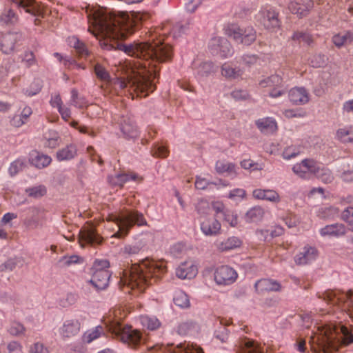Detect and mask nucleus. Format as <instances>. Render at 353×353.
Masks as SVG:
<instances>
[{"instance_id": "a18cd8bd", "label": "nucleus", "mask_w": 353, "mask_h": 353, "mask_svg": "<svg viewBox=\"0 0 353 353\" xmlns=\"http://www.w3.org/2000/svg\"><path fill=\"white\" fill-rule=\"evenodd\" d=\"M353 41V32H347L344 34H339L332 37L334 44L337 47H341L346 43Z\"/></svg>"}, {"instance_id": "4468645a", "label": "nucleus", "mask_w": 353, "mask_h": 353, "mask_svg": "<svg viewBox=\"0 0 353 353\" xmlns=\"http://www.w3.org/2000/svg\"><path fill=\"white\" fill-rule=\"evenodd\" d=\"M119 126L125 139H136L139 133L134 121L130 117L123 115L119 121Z\"/></svg>"}, {"instance_id": "39448f33", "label": "nucleus", "mask_w": 353, "mask_h": 353, "mask_svg": "<svg viewBox=\"0 0 353 353\" xmlns=\"http://www.w3.org/2000/svg\"><path fill=\"white\" fill-rule=\"evenodd\" d=\"M317 296L341 312H346L353 319V289L347 291L327 290L323 292H318Z\"/></svg>"}, {"instance_id": "0e129e2a", "label": "nucleus", "mask_w": 353, "mask_h": 353, "mask_svg": "<svg viewBox=\"0 0 353 353\" xmlns=\"http://www.w3.org/2000/svg\"><path fill=\"white\" fill-rule=\"evenodd\" d=\"M87 343L82 340V337L79 341H77L70 345L71 350L77 353H85L87 350Z\"/></svg>"}, {"instance_id": "864d4df0", "label": "nucleus", "mask_w": 353, "mask_h": 353, "mask_svg": "<svg viewBox=\"0 0 353 353\" xmlns=\"http://www.w3.org/2000/svg\"><path fill=\"white\" fill-rule=\"evenodd\" d=\"M26 191L28 193V196L36 198L44 196L47 192L46 188L43 185L26 189Z\"/></svg>"}, {"instance_id": "49530a36", "label": "nucleus", "mask_w": 353, "mask_h": 353, "mask_svg": "<svg viewBox=\"0 0 353 353\" xmlns=\"http://www.w3.org/2000/svg\"><path fill=\"white\" fill-rule=\"evenodd\" d=\"M174 303L176 305L185 308L190 305V300L188 296L183 291L176 292L174 296Z\"/></svg>"}, {"instance_id": "09e8293b", "label": "nucleus", "mask_w": 353, "mask_h": 353, "mask_svg": "<svg viewBox=\"0 0 353 353\" xmlns=\"http://www.w3.org/2000/svg\"><path fill=\"white\" fill-rule=\"evenodd\" d=\"M292 39L293 41H297L299 43L303 42L308 46H311L313 43V38L311 34L307 32H294L292 36Z\"/></svg>"}, {"instance_id": "7ed1b4c3", "label": "nucleus", "mask_w": 353, "mask_h": 353, "mask_svg": "<svg viewBox=\"0 0 353 353\" xmlns=\"http://www.w3.org/2000/svg\"><path fill=\"white\" fill-rule=\"evenodd\" d=\"M310 343L316 344L323 349L326 347L336 348L337 346H347L353 343L352 330L341 324V322L332 326H319L311 336Z\"/></svg>"}, {"instance_id": "37998d69", "label": "nucleus", "mask_w": 353, "mask_h": 353, "mask_svg": "<svg viewBox=\"0 0 353 353\" xmlns=\"http://www.w3.org/2000/svg\"><path fill=\"white\" fill-rule=\"evenodd\" d=\"M254 199H279V194L274 190L256 189L253 191Z\"/></svg>"}, {"instance_id": "6ab92c4d", "label": "nucleus", "mask_w": 353, "mask_h": 353, "mask_svg": "<svg viewBox=\"0 0 353 353\" xmlns=\"http://www.w3.org/2000/svg\"><path fill=\"white\" fill-rule=\"evenodd\" d=\"M198 272L196 265L192 261L182 263L176 269V276L181 279H191L196 276Z\"/></svg>"}, {"instance_id": "6e6552de", "label": "nucleus", "mask_w": 353, "mask_h": 353, "mask_svg": "<svg viewBox=\"0 0 353 353\" xmlns=\"http://www.w3.org/2000/svg\"><path fill=\"white\" fill-rule=\"evenodd\" d=\"M148 353H204L202 348L196 344L191 343L190 342H185L180 343L175 347L172 350L168 349V347L163 345L156 344L152 346H148Z\"/></svg>"}, {"instance_id": "f704fd0d", "label": "nucleus", "mask_w": 353, "mask_h": 353, "mask_svg": "<svg viewBox=\"0 0 353 353\" xmlns=\"http://www.w3.org/2000/svg\"><path fill=\"white\" fill-rule=\"evenodd\" d=\"M257 128L263 133L273 132L276 130V123L270 118H264L256 121Z\"/></svg>"}, {"instance_id": "c756f323", "label": "nucleus", "mask_w": 353, "mask_h": 353, "mask_svg": "<svg viewBox=\"0 0 353 353\" xmlns=\"http://www.w3.org/2000/svg\"><path fill=\"white\" fill-rule=\"evenodd\" d=\"M243 70L239 67H233L228 63L221 66V74L229 80H234L242 77Z\"/></svg>"}, {"instance_id": "423d86ee", "label": "nucleus", "mask_w": 353, "mask_h": 353, "mask_svg": "<svg viewBox=\"0 0 353 353\" xmlns=\"http://www.w3.org/2000/svg\"><path fill=\"white\" fill-rule=\"evenodd\" d=\"M109 217V220L115 223L118 227V231L112 236L115 238L126 236L134 225L143 226L147 224L143 214L137 210H126Z\"/></svg>"}, {"instance_id": "bf43d9fd", "label": "nucleus", "mask_w": 353, "mask_h": 353, "mask_svg": "<svg viewBox=\"0 0 353 353\" xmlns=\"http://www.w3.org/2000/svg\"><path fill=\"white\" fill-rule=\"evenodd\" d=\"M151 152L154 157L165 158L169 152L165 146L157 143L152 148Z\"/></svg>"}, {"instance_id": "603ef678", "label": "nucleus", "mask_w": 353, "mask_h": 353, "mask_svg": "<svg viewBox=\"0 0 353 353\" xmlns=\"http://www.w3.org/2000/svg\"><path fill=\"white\" fill-rule=\"evenodd\" d=\"M21 260L19 258H10L5 261L0 266V270L11 272L14 270L21 263Z\"/></svg>"}, {"instance_id": "3c124183", "label": "nucleus", "mask_w": 353, "mask_h": 353, "mask_svg": "<svg viewBox=\"0 0 353 353\" xmlns=\"http://www.w3.org/2000/svg\"><path fill=\"white\" fill-rule=\"evenodd\" d=\"M256 39V32L252 28L244 29L243 34L239 43L249 46Z\"/></svg>"}, {"instance_id": "2f4dec72", "label": "nucleus", "mask_w": 353, "mask_h": 353, "mask_svg": "<svg viewBox=\"0 0 353 353\" xmlns=\"http://www.w3.org/2000/svg\"><path fill=\"white\" fill-rule=\"evenodd\" d=\"M104 335V328L101 325H98L85 331L82 335V340L90 344Z\"/></svg>"}, {"instance_id": "9d476101", "label": "nucleus", "mask_w": 353, "mask_h": 353, "mask_svg": "<svg viewBox=\"0 0 353 353\" xmlns=\"http://www.w3.org/2000/svg\"><path fill=\"white\" fill-rule=\"evenodd\" d=\"M262 88L272 87L270 96L273 98L279 97L285 93L287 88L285 87L283 79L278 74H274L261 80L259 83Z\"/></svg>"}, {"instance_id": "4be33fe9", "label": "nucleus", "mask_w": 353, "mask_h": 353, "mask_svg": "<svg viewBox=\"0 0 353 353\" xmlns=\"http://www.w3.org/2000/svg\"><path fill=\"white\" fill-rule=\"evenodd\" d=\"M289 99L294 105H303L310 101V94L303 87H295L289 91Z\"/></svg>"}, {"instance_id": "f3484780", "label": "nucleus", "mask_w": 353, "mask_h": 353, "mask_svg": "<svg viewBox=\"0 0 353 353\" xmlns=\"http://www.w3.org/2000/svg\"><path fill=\"white\" fill-rule=\"evenodd\" d=\"M235 346L236 353H263V347L261 344L248 338L239 340Z\"/></svg>"}, {"instance_id": "680f3d73", "label": "nucleus", "mask_w": 353, "mask_h": 353, "mask_svg": "<svg viewBox=\"0 0 353 353\" xmlns=\"http://www.w3.org/2000/svg\"><path fill=\"white\" fill-rule=\"evenodd\" d=\"M42 88V84L40 80H35L31 84L30 89H27L25 91V94L27 96L32 97L39 93Z\"/></svg>"}, {"instance_id": "473e14b6", "label": "nucleus", "mask_w": 353, "mask_h": 353, "mask_svg": "<svg viewBox=\"0 0 353 353\" xmlns=\"http://www.w3.org/2000/svg\"><path fill=\"white\" fill-rule=\"evenodd\" d=\"M32 114V110L30 107H25L20 114L14 115L10 121V123L15 128H19L23 124L26 123L28 121L30 116Z\"/></svg>"}, {"instance_id": "393cba45", "label": "nucleus", "mask_w": 353, "mask_h": 353, "mask_svg": "<svg viewBox=\"0 0 353 353\" xmlns=\"http://www.w3.org/2000/svg\"><path fill=\"white\" fill-rule=\"evenodd\" d=\"M242 245L241 239L236 236H230L223 241H216L215 246L219 252H228L239 248Z\"/></svg>"}, {"instance_id": "a19ab883", "label": "nucleus", "mask_w": 353, "mask_h": 353, "mask_svg": "<svg viewBox=\"0 0 353 353\" xmlns=\"http://www.w3.org/2000/svg\"><path fill=\"white\" fill-rule=\"evenodd\" d=\"M140 323L143 327L150 330H156L161 325V323L157 317L146 315L140 316Z\"/></svg>"}, {"instance_id": "9b49d317", "label": "nucleus", "mask_w": 353, "mask_h": 353, "mask_svg": "<svg viewBox=\"0 0 353 353\" xmlns=\"http://www.w3.org/2000/svg\"><path fill=\"white\" fill-rule=\"evenodd\" d=\"M319 255V250L315 246L305 245L295 255L294 260L296 265H305L315 261Z\"/></svg>"}, {"instance_id": "a878e982", "label": "nucleus", "mask_w": 353, "mask_h": 353, "mask_svg": "<svg viewBox=\"0 0 353 353\" xmlns=\"http://www.w3.org/2000/svg\"><path fill=\"white\" fill-rule=\"evenodd\" d=\"M279 14L274 10H267L262 12V23L265 28L271 29L278 28L280 21L278 18Z\"/></svg>"}, {"instance_id": "338daca9", "label": "nucleus", "mask_w": 353, "mask_h": 353, "mask_svg": "<svg viewBox=\"0 0 353 353\" xmlns=\"http://www.w3.org/2000/svg\"><path fill=\"white\" fill-rule=\"evenodd\" d=\"M29 353H49V351L42 343L36 342L30 345Z\"/></svg>"}, {"instance_id": "5701e85b", "label": "nucleus", "mask_w": 353, "mask_h": 353, "mask_svg": "<svg viewBox=\"0 0 353 353\" xmlns=\"http://www.w3.org/2000/svg\"><path fill=\"white\" fill-rule=\"evenodd\" d=\"M312 169H314V160L311 159H305L292 168L293 172L303 179L310 178V174H312Z\"/></svg>"}, {"instance_id": "69168bd1", "label": "nucleus", "mask_w": 353, "mask_h": 353, "mask_svg": "<svg viewBox=\"0 0 353 353\" xmlns=\"http://www.w3.org/2000/svg\"><path fill=\"white\" fill-rule=\"evenodd\" d=\"M300 152L299 148L295 146H290L286 148L283 152V157L285 159H290L293 157H295Z\"/></svg>"}, {"instance_id": "b1692460", "label": "nucleus", "mask_w": 353, "mask_h": 353, "mask_svg": "<svg viewBox=\"0 0 353 353\" xmlns=\"http://www.w3.org/2000/svg\"><path fill=\"white\" fill-rule=\"evenodd\" d=\"M347 232V228L343 223L327 225L319 230L321 236L340 237Z\"/></svg>"}, {"instance_id": "c85d7f7f", "label": "nucleus", "mask_w": 353, "mask_h": 353, "mask_svg": "<svg viewBox=\"0 0 353 353\" xmlns=\"http://www.w3.org/2000/svg\"><path fill=\"white\" fill-rule=\"evenodd\" d=\"M215 170L219 174L226 173L227 176L232 178L237 176L236 167L233 163L225 161H218L215 165Z\"/></svg>"}, {"instance_id": "aec40b11", "label": "nucleus", "mask_w": 353, "mask_h": 353, "mask_svg": "<svg viewBox=\"0 0 353 353\" xmlns=\"http://www.w3.org/2000/svg\"><path fill=\"white\" fill-rule=\"evenodd\" d=\"M212 209L218 215L219 213L224 216L225 221L232 227H235L238 223V217L236 214L228 210H225L223 203L220 200L214 201L212 203Z\"/></svg>"}, {"instance_id": "6e6d98bb", "label": "nucleus", "mask_w": 353, "mask_h": 353, "mask_svg": "<svg viewBox=\"0 0 353 353\" xmlns=\"http://www.w3.org/2000/svg\"><path fill=\"white\" fill-rule=\"evenodd\" d=\"M70 104L79 108H81L85 105L84 99L79 97L78 91L74 88L71 90Z\"/></svg>"}, {"instance_id": "5fc2aeb1", "label": "nucleus", "mask_w": 353, "mask_h": 353, "mask_svg": "<svg viewBox=\"0 0 353 353\" xmlns=\"http://www.w3.org/2000/svg\"><path fill=\"white\" fill-rule=\"evenodd\" d=\"M8 332L12 336H21L25 334L26 328L23 324L14 321L11 323Z\"/></svg>"}, {"instance_id": "412c9836", "label": "nucleus", "mask_w": 353, "mask_h": 353, "mask_svg": "<svg viewBox=\"0 0 353 353\" xmlns=\"http://www.w3.org/2000/svg\"><path fill=\"white\" fill-rule=\"evenodd\" d=\"M28 161L30 164L37 169L48 167L52 162V158L37 150H32L29 154Z\"/></svg>"}, {"instance_id": "f257e3e1", "label": "nucleus", "mask_w": 353, "mask_h": 353, "mask_svg": "<svg viewBox=\"0 0 353 353\" xmlns=\"http://www.w3.org/2000/svg\"><path fill=\"white\" fill-rule=\"evenodd\" d=\"M86 13L89 23L88 31L99 40L101 48L123 51L143 62L139 63L143 71L121 81L120 87L129 88L132 98L134 93L137 97H145L154 92L156 86L152 80L159 77V65L172 60V46L156 41H138L130 45L119 41L132 34L142 21L149 19V14L142 12L107 13L95 9H87Z\"/></svg>"}, {"instance_id": "bb28decb", "label": "nucleus", "mask_w": 353, "mask_h": 353, "mask_svg": "<svg viewBox=\"0 0 353 353\" xmlns=\"http://www.w3.org/2000/svg\"><path fill=\"white\" fill-rule=\"evenodd\" d=\"M254 287L259 292L265 291H279L281 289V284L273 279H263L256 282Z\"/></svg>"}, {"instance_id": "f03ea898", "label": "nucleus", "mask_w": 353, "mask_h": 353, "mask_svg": "<svg viewBox=\"0 0 353 353\" xmlns=\"http://www.w3.org/2000/svg\"><path fill=\"white\" fill-rule=\"evenodd\" d=\"M165 272L166 265L164 261L145 259L123 269L119 283L128 288V292L130 290L134 291V293H141Z\"/></svg>"}, {"instance_id": "c03bdc74", "label": "nucleus", "mask_w": 353, "mask_h": 353, "mask_svg": "<svg viewBox=\"0 0 353 353\" xmlns=\"http://www.w3.org/2000/svg\"><path fill=\"white\" fill-rule=\"evenodd\" d=\"M216 71V67L211 61L201 63L197 73L201 77H208Z\"/></svg>"}, {"instance_id": "72a5a7b5", "label": "nucleus", "mask_w": 353, "mask_h": 353, "mask_svg": "<svg viewBox=\"0 0 353 353\" xmlns=\"http://www.w3.org/2000/svg\"><path fill=\"white\" fill-rule=\"evenodd\" d=\"M221 185L222 186L228 185V184L222 182L221 180H220L219 183L217 184L216 183L209 182L206 179L200 176H197L195 181V187L198 190H209L214 191V190H218Z\"/></svg>"}, {"instance_id": "e2e57ef3", "label": "nucleus", "mask_w": 353, "mask_h": 353, "mask_svg": "<svg viewBox=\"0 0 353 353\" xmlns=\"http://www.w3.org/2000/svg\"><path fill=\"white\" fill-rule=\"evenodd\" d=\"M94 72L97 77L103 81H108L110 79L108 72L100 64H96L94 65Z\"/></svg>"}, {"instance_id": "774afa93", "label": "nucleus", "mask_w": 353, "mask_h": 353, "mask_svg": "<svg viewBox=\"0 0 353 353\" xmlns=\"http://www.w3.org/2000/svg\"><path fill=\"white\" fill-rule=\"evenodd\" d=\"M8 353H23V346L17 341H13L7 345Z\"/></svg>"}, {"instance_id": "ddd939ff", "label": "nucleus", "mask_w": 353, "mask_h": 353, "mask_svg": "<svg viewBox=\"0 0 353 353\" xmlns=\"http://www.w3.org/2000/svg\"><path fill=\"white\" fill-rule=\"evenodd\" d=\"M200 228L207 236H215L221 233V224L214 217H202L200 220Z\"/></svg>"}, {"instance_id": "1a4fd4ad", "label": "nucleus", "mask_w": 353, "mask_h": 353, "mask_svg": "<svg viewBox=\"0 0 353 353\" xmlns=\"http://www.w3.org/2000/svg\"><path fill=\"white\" fill-rule=\"evenodd\" d=\"M238 278L237 272L229 265H221L214 272V279L218 285L227 286L233 284Z\"/></svg>"}, {"instance_id": "ea45409f", "label": "nucleus", "mask_w": 353, "mask_h": 353, "mask_svg": "<svg viewBox=\"0 0 353 353\" xmlns=\"http://www.w3.org/2000/svg\"><path fill=\"white\" fill-rule=\"evenodd\" d=\"M264 213V210L261 208L254 207L247 212L245 220L248 223L259 221L263 218Z\"/></svg>"}, {"instance_id": "4c0bfd02", "label": "nucleus", "mask_w": 353, "mask_h": 353, "mask_svg": "<svg viewBox=\"0 0 353 353\" xmlns=\"http://www.w3.org/2000/svg\"><path fill=\"white\" fill-rule=\"evenodd\" d=\"M336 138L343 143L353 142V125L339 128L336 133Z\"/></svg>"}, {"instance_id": "8fccbe9b", "label": "nucleus", "mask_w": 353, "mask_h": 353, "mask_svg": "<svg viewBox=\"0 0 353 353\" xmlns=\"http://www.w3.org/2000/svg\"><path fill=\"white\" fill-rule=\"evenodd\" d=\"M244 29L241 28L236 25H231L227 29V34L229 37H232L236 42H240L243 34Z\"/></svg>"}, {"instance_id": "cd10ccee", "label": "nucleus", "mask_w": 353, "mask_h": 353, "mask_svg": "<svg viewBox=\"0 0 353 353\" xmlns=\"http://www.w3.org/2000/svg\"><path fill=\"white\" fill-rule=\"evenodd\" d=\"M313 174L325 183H330L333 181V176L331 171L321 166L320 163L314 161V169H312Z\"/></svg>"}, {"instance_id": "a211bd4d", "label": "nucleus", "mask_w": 353, "mask_h": 353, "mask_svg": "<svg viewBox=\"0 0 353 353\" xmlns=\"http://www.w3.org/2000/svg\"><path fill=\"white\" fill-rule=\"evenodd\" d=\"M81 325L78 319H67L59 328V334L63 339L72 338L80 332Z\"/></svg>"}, {"instance_id": "f8f14e48", "label": "nucleus", "mask_w": 353, "mask_h": 353, "mask_svg": "<svg viewBox=\"0 0 353 353\" xmlns=\"http://www.w3.org/2000/svg\"><path fill=\"white\" fill-rule=\"evenodd\" d=\"M209 48L212 54L221 57H228L231 54V46L227 39L223 37H214L211 39Z\"/></svg>"}, {"instance_id": "052dcab7", "label": "nucleus", "mask_w": 353, "mask_h": 353, "mask_svg": "<svg viewBox=\"0 0 353 353\" xmlns=\"http://www.w3.org/2000/svg\"><path fill=\"white\" fill-rule=\"evenodd\" d=\"M60 261L63 263L66 266H70L72 264H79L83 262V260L81 257L78 255H71V256H63Z\"/></svg>"}, {"instance_id": "e433bc0d", "label": "nucleus", "mask_w": 353, "mask_h": 353, "mask_svg": "<svg viewBox=\"0 0 353 353\" xmlns=\"http://www.w3.org/2000/svg\"><path fill=\"white\" fill-rule=\"evenodd\" d=\"M313 3H307V6H301L299 3L292 1L289 3L288 8L293 14H296L299 17L301 18L307 14L310 9L312 7Z\"/></svg>"}, {"instance_id": "0eeeda50", "label": "nucleus", "mask_w": 353, "mask_h": 353, "mask_svg": "<svg viewBox=\"0 0 353 353\" xmlns=\"http://www.w3.org/2000/svg\"><path fill=\"white\" fill-rule=\"evenodd\" d=\"M110 263L106 259L95 260L92 270L93 273L90 283L97 290L105 289L109 283L110 274L108 270Z\"/></svg>"}, {"instance_id": "58836bf2", "label": "nucleus", "mask_w": 353, "mask_h": 353, "mask_svg": "<svg viewBox=\"0 0 353 353\" xmlns=\"http://www.w3.org/2000/svg\"><path fill=\"white\" fill-rule=\"evenodd\" d=\"M0 21L5 25H14L18 21V16L11 8H5L0 14Z\"/></svg>"}, {"instance_id": "4d7b16f0", "label": "nucleus", "mask_w": 353, "mask_h": 353, "mask_svg": "<svg viewBox=\"0 0 353 353\" xmlns=\"http://www.w3.org/2000/svg\"><path fill=\"white\" fill-rule=\"evenodd\" d=\"M341 218L347 223L350 229L353 231V208L349 207L345 209L342 212Z\"/></svg>"}, {"instance_id": "7c9ffc66", "label": "nucleus", "mask_w": 353, "mask_h": 353, "mask_svg": "<svg viewBox=\"0 0 353 353\" xmlns=\"http://www.w3.org/2000/svg\"><path fill=\"white\" fill-rule=\"evenodd\" d=\"M219 321L221 326L214 332V336L222 343H225L229 337V330L226 327L232 324V320L219 318Z\"/></svg>"}, {"instance_id": "de8ad7c7", "label": "nucleus", "mask_w": 353, "mask_h": 353, "mask_svg": "<svg viewBox=\"0 0 353 353\" xmlns=\"http://www.w3.org/2000/svg\"><path fill=\"white\" fill-rule=\"evenodd\" d=\"M26 167V161L24 159H17L11 163L9 168V173L13 176L22 171Z\"/></svg>"}, {"instance_id": "dca6fc26", "label": "nucleus", "mask_w": 353, "mask_h": 353, "mask_svg": "<svg viewBox=\"0 0 353 353\" xmlns=\"http://www.w3.org/2000/svg\"><path fill=\"white\" fill-rule=\"evenodd\" d=\"M141 180L142 177L139 176L138 174L134 172L128 174L121 172L116 173L114 175H109L108 176V182L111 186H118L120 188L122 187L125 183L130 181L139 182Z\"/></svg>"}, {"instance_id": "20e7f679", "label": "nucleus", "mask_w": 353, "mask_h": 353, "mask_svg": "<svg viewBox=\"0 0 353 353\" xmlns=\"http://www.w3.org/2000/svg\"><path fill=\"white\" fill-rule=\"evenodd\" d=\"M127 314L121 308L118 307L110 311L109 317L105 323L113 334L118 337L122 342L128 346L136 348L138 345L145 342L141 333L138 330L132 329V326L121 324Z\"/></svg>"}, {"instance_id": "13d9d810", "label": "nucleus", "mask_w": 353, "mask_h": 353, "mask_svg": "<svg viewBox=\"0 0 353 353\" xmlns=\"http://www.w3.org/2000/svg\"><path fill=\"white\" fill-rule=\"evenodd\" d=\"M327 60V57L323 54H314L311 59V64L314 68L323 67Z\"/></svg>"}, {"instance_id": "79ce46f5", "label": "nucleus", "mask_w": 353, "mask_h": 353, "mask_svg": "<svg viewBox=\"0 0 353 353\" xmlns=\"http://www.w3.org/2000/svg\"><path fill=\"white\" fill-rule=\"evenodd\" d=\"M70 45L75 49L79 57H86L89 55V52L85 45L80 41L78 38L72 37L70 41Z\"/></svg>"}, {"instance_id": "2eb2a0df", "label": "nucleus", "mask_w": 353, "mask_h": 353, "mask_svg": "<svg viewBox=\"0 0 353 353\" xmlns=\"http://www.w3.org/2000/svg\"><path fill=\"white\" fill-rule=\"evenodd\" d=\"M23 38L22 34L18 32H10L2 35L0 46L2 52L10 54L14 51L15 44Z\"/></svg>"}, {"instance_id": "c9c22d12", "label": "nucleus", "mask_w": 353, "mask_h": 353, "mask_svg": "<svg viewBox=\"0 0 353 353\" xmlns=\"http://www.w3.org/2000/svg\"><path fill=\"white\" fill-rule=\"evenodd\" d=\"M77 155V148L74 145H68L57 152V159L59 161H68Z\"/></svg>"}]
</instances>
